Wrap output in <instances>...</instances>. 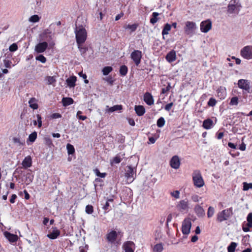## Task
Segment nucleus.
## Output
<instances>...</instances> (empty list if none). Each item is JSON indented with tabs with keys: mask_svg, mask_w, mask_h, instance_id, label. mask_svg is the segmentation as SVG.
I'll list each match as a JSON object with an SVG mask.
<instances>
[{
	"mask_svg": "<svg viewBox=\"0 0 252 252\" xmlns=\"http://www.w3.org/2000/svg\"><path fill=\"white\" fill-rule=\"evenodd\" d=\"M75 33L78 48H80L81 45L87 39V32L83 26H79L76 28Z\"/></svg>",
	"mask_w": 252,
	"mask_h": 252,
	"instance_id": "f257e3e1",
	"label": "nucleus"
},
{
	"mask_svg": "<svg viewBox=\"0 0 252 252\" xmlns=\"http://www.w3.org/2000/svg\"><path fill=\"white\" fill-rule=\"evenodd\" d=\"M192 176L193 184L196 187L200 188L204 185V182L200 171H194Z\"/></svg>",
	"mask_w": 252,
	"mask_h": 252,
	"instance_id": "f03ea898",
	"label": "nucleus"
},
{
	"mask_svg": "<svg viewBox=\"0 0 252 252\" xmlns=\"http://www.w3.org/2000/svg\"><path fill=\"white\" fill-rule=\"evenodd\" d=\"M136 169L130 166L126 167V169L125 177L127 183H132L136 177Z\"/></svg>",
	"mask_w": 252,
	"mask_h": 252,
	"instance_id": "7ed1b4c3",
	"label": "nucleus"
},
{
	"mask_svg": "<svg viewBox=\"0 0 252 252\" xmlns=\"http://www.w3.org/2000/svg\"><path fill=\"white\" fill-rule=\"evenodd\" d=\"M196 29L197 27L195 23L191 21H187L185 23L184 30L185 34L192 36L195 33Z\"/></svg>",
	"mask_w": 252,
	"mask_h": 252,
	"instance_id": "20e7f679",
	"label": "nucleus"
},
{
	"mask_svg": "<svg viewBox=\"0 0 252 252\" xmlns=\"http://www.w3.org/2000/svg\"><path fill=\"white\" fill-rule=\"evenodd\" d=\"M237 85L238 87L245 91L246 92L250 93L251 92V82L250 81L246 79H240L238 80Z\"/></svg>",
	"mask_w": 252,
	"mask_h": 252,
	"instance_id": "39448f33",
	"label": "nucleus"
},
{
	"mask_svg": "<svg viewBox=\"0 0 252 252\" xmlns=\"http://www.w3.org/2000/svg\"><path fill=\"white\" fill-rule=\"evenodd\" d=\"M232 214L231 208L224 210L219 212L217 215V220L220 222L227 220Z\"/></svg>",
	"mask_w": 252,
	"mask_h": 252,
	"instance_id": "423d86ee",
	"label": "nucleus"
},
{
	"mask_svg": "<svg viewBox=\"0 0 252 252\" xmlns=\"http://www.w3.org/2000/svg\"><path fill=\"white\" fill-rule=\"evenodd\" d=\"M240 54L245 59H252V46L248 45L244 47L241 49Z\"/></svg>",
	"mask_w": 252,
	"mask_h": 252,
	"instance_id": "0eeeda50",
	"label": "nucleus"
},
{
	"mask_svg": "<svg viewBox=\"0 0 252 252\" xmlns=\"http://www.w3.org/2000/svg\"><path fill=\"white\" fill-rule=\"evenodd\" d=\"M176 207L179 211L188 212L189 210V204L187 199L180 200L176 205Z\"/></svg>",
	"mask_w": 252,
	"mask_h": 252,
	"instance_id": "6e6552de",
	"label": "nucleus"
},
{
	"mask_svg": "<svg viewBox=\"0 0 252 252\" xmlns=\"http://www.w3.org/2000/svg\"><path fill=\"white\" fill-rule=\"evenodd\" d=\"M120 235L121 233L120 231H117L114 230H111L109 231L106 235L107 240L111 243H114L119 235Z\"/></svg>",
	"mask_w": 252,
	"mask_h": 252,
	"instance_id": "1a4fd4ad",
	"label": "nucleus"
},
{
	"mask_svg": "<svg viewBox=\"0 0 252 252\" xmlns=\"http://www.w3.org/2000/svg\"><path fill=\"white\" fill-rule=\"evenodd\" d=\"M130 57L135 65L137 66L141 62L142 52L139 50H134L131 53Z\"/></svg>",
	"mask_w": 252,
	"mask_h": 252,
	"instance_id": "9d476101",
	"label": "nucleus"
},
{
	"mask_svg": "<svg viewBox=\"0 0 252 252\" xmlns=\"http://www.w3.org/2000/svg\"><path fill=\"white\" fill-rule=\"evenodd\" d=\"M191 226V223L190 219H185L182 223V233L185 235L189 234L190 232Z\"/></svg>",
	"mask_w": 252,
	"mask_h": 252,
	"instance_id": "9b49d317",
	"label": "nucleus"
},
{
	"mask_svg": "<svg viewBox=\"0 0 252 252\" xmlns=\"http://www.w3.org/2000/svg\"><path fill=\"white\" fill-rule=\"evenodd\" d=\"M212 28V23L209 20L204 21L200 24V31L206 33L208 32Z\"/></svg>",
	"mask_w": 252,
	"mask_h": 252,
	"instance_id": "f8f14e48",
	"label": "nucleus"
},
{
	"mask_svg": "<svg viewBox=\"0 0 252 252\" xmlns=\"http://www.w3.org/2000/svg\"><path fill=\"white\" fill-rule=\"evenodd\" d=\"M181 162L178 156H173L170 160V164L172 168L177 169L180 166Z\"/></svg>",
	"mask_w": 252,
	"mask_h": 252,
	"instance_id": "ddd939ff",
	"label": "nucleus"
},
{
	"mask_svg": "<svg viewBox=\"0 0 252 252\" xmlns=\"http://www.w3.org/2000/svg\"><path fill=\"white\" fill-rule=\"evenodd\" d=\"M48 47V43L46 42H42L37 44L34 48V51L37 53L44 52Z\"/></svg>",
	"mask_w": 252,
	"mask_h": 252,
	"instance_id": "4468645a",
	"label": "nucleus"
},
{
	"mask_svg": "<svg viewBox=\"0 0 252 252\" xmlns=\"http://www.w3.org/2000/svg\"><path fill=\"white\" fill-rule=\"evenodd\" d=\"M125 252H134V244L132 242L127 241L123 245Z\"/></svg>",
	"mask_w": 252,
	"mask_h": 252,
	"instance_id": "2eb2a0df",
	"label": "nucleus"
},
{
	"mask_svg": "<svg viewBox=\"0 0 252 252\" xmlns=\"http://www.w3.org/2000/svg\"><path fill=\"white\" fill-rule=\"evenodd\" d=\"M3 234L5 237L11 243L15 242L18 239V237L17 235L11 234L7 231L4 232Z\"/></svg>",
	"mask_w": 252,
	"mask_h": 252,
	"instance_id": "dca6fc26",
	"label": "nucleus"
},
{
	"mask_svg": "<svg viewBox=\"0 0 252 252\" xmlns=\"http://www.w3.org/2000/svg\"><path fill=\"white\" fill-rule=\"evenodd\" d=\"M46 83L48 85H52L53 87L56 86L57 82V76H47L44 79Z\"/></svg>",
	"mask_w": 252,
	"mask_h": 252,
	"instance_id": "f3484780",
	"label": "nucleus"
},
{
	"mask_svg": "<svg viewBox=\"0 0 252 252\" xmlns=\"http://www.w3.org/2000/svg\"><path fill=\"white\" fill-rule=\"evenodd\" d=\"M76 81L77 77L75 76H71L66 80V83L69 88H74L76 85Z\"/></svg>",
	"mask_w": 252,
	"mask_h": 252,
	"instance_id": "a211bd4d",
	"label": "nucleus"
},
{
	"mask_svg": "<svg viewBox=\"0 0 252 252\" xmlns=\"http://www.w3.org/2000/svg\"><path fill=\"white\" fill-rule=\"evenodd\" d=\"M166 59L169 63H172L176 60V52L174 50L170 51L166 56Z\"/></svg>",
	"mask_w": 252,
	"mask_h": 252,
	"instance_id": "6ab92c4d",
	"label": "nucleus"
},
{
	"mask_svg": "<svg viewBox=\"0 0 252 252\" xmlns=\"http://www.w3.org/2000/svg\"><path fill=\"white\" fill-rule=\"evenodd\" d=\"M144 101L149 105H151L154 103V99L151 94L149 93H146L144 95Z\"/></svg>",
	"mask_w": 252,
	"mask_h": 252,
	"instance_id": "aec40b11",
	"label": "nucleus"
},
{
	"mask_svg": "<svg viewBox=\"0 0 252 252\" xmlns=\"http://www.w3.org/2000/svg\"><path fill=\"white\" fill-rule=\"evenodd\" d=\"M194 211L198 217H203L205 215V211L200 205H196L194 207Z\"/></svg>",
	"mask_w": 252,
	"mask_h": 252,
	"instance_id": "412c9836",
	"label": "nucleus"
},
{
	"mask_svg": "<svg viewBox=\"0 0 252 252\" xmlns=\"http://www.w3.org/2000/svg\"><path fill=\"white\" fill-rule=\"evenodd\" d=\"M122 109L123 106L122 105H116L111 107H109L108 106H107L105 111L107 113H112L116 111H120Z\"/></svg>",
	"mask_w": 252,
	"mask_h": 252,
	"instance_id": "4be33fe9",
	"label": "nucleus"
},
{
	"mask_svg": "<svg viewBox=\"0 0 252 252\" xmlns=\"http://www.w3.org/2000/svg\"><path fill=\"white\" fill-rule=\"evenodd\" d=\"M60 234V231L55 228L53 229L52 231L47 235V237L51 239H55L57 238Z\"/></svg>",
	"mask_w": 252,
	"mask_h": 252,
	"instance_id": "5701e85b",
	"label": "nucleus"
},
{
	"mask_svg": "<svg viewBox=\"0 0 252 252\" xmlns=\"http://www.w3.org/2000/svg\"><path fill=\"white\" fill-rule=\"evenodd\" d=\"M32 160L30 156L26 157L22 161V165L24 168L30 167L32 166Z\"/></svg>",
	"mask_w": 252,
	"mask_h": 252,
	"instance_id": "b1692460",
	"label": "nucleus"
},
{
	"mask_svg": "<svg viewBox=\"0 0 252 252\" xmlns=\"http://www.w3.org/2000/svg\"><path fill=\"white\" fill-rule=\"evenodd\" d=\"M213 122L212 120L208 119L204 121L203 123V126L205 129H210L213 127Z\"/></svg>",
	"mask_w": 252,
	"mask_h": 252,
	"instance_id": "393cba45",
	"label": "nucleus"
},
{
	"mask_svg": "<svg viewBox=\"0 0 252 252\" xmlns=\"http://www.w3.org/2000/svg\"><path fill=\"white\" fill-rule=\"evenodd\" d=\"M29 103L30 107L33 109H37L38 107L37 100L34 97L30 99Z\"/></svg>",
	"mask_w": 252,
	"mask_h": 252,
	"instance_id": "a878e982",
	"label": "nucleus"
},
{
	"mask_svg": "<svg viewBox=\"0 0 252 252\" xmlns=\"http://www.w3.org/2000/svg\"><path fill=\"white\" fill-rule=\"evenodd\" d=\"M13 143L18 146H22L25 144V140L19 137H14L12 139Z\"/></svg>",
	"mask_w": 252,
	"mask_h": 252,
	"instance_id": "bb28decb",
	"label": "nucleus"
},
{
	"mask_svg": "<svg viewBox=\"0 0 252 252\" xmlns=\"http://www.w3.org/2000/svg\"><path fill=\"white\" fill-rule=\"evenodd\" d=\"M135 111L138 116H142L145 112V108L142 105L135 106Z\"/></svg>",
	"mask_w": 252,
	"mask_h": 252,
	"instance_id": "cd10ccee",
	"label": "nucleus"
},
{
	"mask_svg": "<svg viewBox=\"0 0 252 252\" xmlns=\"http://www.w3.org/2000/svg\"><path fill=\"white\" fill-rule=\"evenodd\" d=\"M124 155L125 154H119L117 155L113 159L112 161H111V163L117 164L120 163L121 161L122 158H124Z\"/></svg>",
	"mask_w": 252,
	"mask_h": 252,
	"instance_id": "c85d7f7f",
	"label": "nucleus"
},
{
	"mask_svg": "<svg viewBox=\"0 0 252 252\" xmlns=\"http://www.w3.org/2000/svg\"><path fill=\"white\" fill-rule=\"evenodd\" d=\"M171 26L169 24H166L165 25V26L162 30V34L163 36V38L164 39L165 38V36L167 35L168 34L169 32L171 30Z\"/></svg>",
	"mask_w": 252,
	"mask_h": 252,
	"instance_id": "c756f323",
	"label": "nucleus"
},
{
	"mask_svg": "<svg viewBox=\"0 0 252 252\" xmlns=\"http://www.w3.org/2000/svg\"><path fill=\"white\" fill-rule=\"evenodd\" d=\"M63 105L66 106L72 104L73 103V100L70 97H64L62 99Z\"/></svg>",
	"mask_w": 252,
	"mask_h": 252,
	"instance_id": "7c9ffc66",
	"label": "nucleus"
},
{
	"mask_svg": "<svg viewBox=\"0 0 252 252\" xmlns=\"http://www.w3.org/2000/svg\"><path fill=\"white\" fill-rule=\"evenodd\" d=\"M252 227V225L247 222H244L242 225L243 230L245 232H249L250 229Z\"/></svg>",
	"mask_w": 252,
	"mask_h": 252,
	"instance_id": "2f4dec72",
	"label": "nucleus"
},
{
	"mask_svg": "<svg viewBox=\"0 0 252 252\" xmlns=\"http://www.w3.org/2000/svg\"><path fill=\"white\" fill-rule=\"evenodd\" d=\"M36 138H37V133L35 131L33 132L32 133L30 134V135L29 136V138H28V139L27 142V143H28V142L30 141L32 143V142H34V141L35 140Z\"/></svg>",
	"mask_w": 252,
	"mask_h": 252,
	"instance_id": "473e14b6",
	"label": "nucleus"
},
{
	"mask_svg": "<svg viewBox=\"0 0 252 252\" xmlns=\"http://www.w3.org/2000/svg\"><path fill=\"white\" fill-rule=\"evenodd\" d=\"M237 244L235 242H231L227 247L228 252H235Z\"/></svg>",
	"mask_w": 252,
	"mask_h": 252,
	"instance_id": "72a5a7b5",
	"label": "nucleus"
},
{
	"mask_svg": "<svg viewBox=\"0 0 252 252\" xmlns=\"http://www.w3.org/2000/svg\"><path fill=\"white\" fill-rule=\"evenodd\" d=\"M40 17L37 15H33L29 19V21L31 23H36L39 21Z\"/></svg>",
	"mask_w": 252,
	"mask_h": 252,
	"instance_id": "f704fd0d",
	"label": "nucleus"
},
{
	"mask_svg": "<svg viewBox=\"0 0 252 252\" xmlns=\"http://www.w3.org/2000/svg\"><path fill=\"white\" fill-rule=\"evenodd\" d=\"M66 149L67 153L69 155L73 154L75 152V149L73 145L70 144H67L66 145Z\"/></svg>",
	"mask_w": 252,
	"mask_h": 252,
	"instance_id": "c9c22d12",
	"label": "nucleus"
},
{
	"mask_svg": "<svg viewBox=\"0 0 252 252\" xmlns=\"http://www.w3.org/2000/svg\"><path fill=\"white\" fill-rule=\"evenodd\" d=\"M112 71V67L111 66L104 67L102 69L103 74L104 75H108L110 72Z\"/></svg>",
	"mask_w": 252,
	"mask_h": 252,
	"instance_id": "e433bc0d",
	"label": "nucleus"
},
{
	"mask_svg": "<svg viewBox=\"0 0 252 252\" xmlns=\"http://www.w3.org/2000/svg\"><path fill=\"white\" fill-rule=\"evenodd\" d=\"M127 72V67L126 65H122L120 67V73L123 75L125 76Z\"/></svg>",
	"mask_w": 252,
	"mask_h": 252,
	"instance_id": "4c0bfd02",
	"label": "nucleus"
},
{
	"mask_svg": "<svg viewBox=\"0 0 252 252\" xmlns=\"http://www.w3.org/2000/svg\"><path fill=\"white\" fill-rule=\"evenodd\" d=\"M94 172L95 173V174L100 178H105L106 174V173H100V171L98 169H95L94 170Z\"/></svg>",
	"mask_w": 252,
	"mask_h": 252,
	"instance_id": "58836bf2",
	"label": "nucleus"
},
{
	"mask_svg": "<svg viewBox=\"0 0 252 252\" xmlns=\"http://www.w3.org/2000/svg\"><path fill=\"white\" fill-rule=\"evenodd\" d=\"M215 209L213 207L210 206L208 208L207 211V217L208 218H211L214 214Z\"/></svg>",
	"mask_w": 252,
	"mask_h": 252,
	"instance_id": "ea45409f",
	"label": "nucleus"
},
{
	"mask_svg": "<svg viewBox=\"0 0 252 252\" xmlns=\"http://www.w3.org/2000/svg\"><path fill=\"white\" fill-rule=\"evenodd\" d=\"M85 212L88 214H91L94 212V208L93 206L88 205L86 206L85 208Z\"/></svg>",
	"mask_w": 252,
	"mask_h": 252,
	"instance_id": "a19ab883",
	"label": "nucleus"
},
{
	"mask_svg": "<svg viewBox=\"0 0 252 252\" xmlns=\"http://www.w3.org/2000/svg\"><path fill=\"white\" fill-rule=\"evenodd\" d=\"M243 189L244 190H248L249 189H252V183H247V182H244Z\"/></svg>",
	"mask_w": 252,
	"mask_h": 252,
	"instance_id": "79ce46f5",
	"label": "nucleus"
},
{
	"mask_svg": "<svg viewBox=\"0 0 252 252\" xmlns=\"http://www.w3.org/2000/svg\"><path fill=\"white\" fill-rule=\"evenodd\" d=\"M158 21V13L154 12L152 15V17L150 20V22L152 24L156 23Z\"/></svg>",
	"mask_w": 252,
	"mask_h": 252,
	"instance_id": "37998d69",
	"label": "nucleus"
},
{
	"mask_svg": "<svg viewBox=\"0 0 252 252\" xmlns=\"http://www.w3.org/2000/svg\"><path fill=\"white\" fill-rule=\"evenodd\" d=\"M238 104V98L236 96L233 97L230 100V105H237Z\"/></svg>",
	"mask_w": 252,
	"mask_h": 252,
	"instance_id": "c03bdc74",
	"label": "nucleus"
},
{
	"mask_svg": "<svg viewBox=\"0 0 252 252\" xmlns=\"http://www.w3.org/2000/svg\"><path fill=\"white\" fill-rule=\"evenodd\" d=\"M35 59L40 61L42 63H45L46 62V58L42 55H40L35 58Z\"/></svg>",
	"mask_w": 252,
	"mask_h": 252,
	"instance_id": "a18cd8bd",
	"label": "nucleus"
},
{
	"mask_svg": "<svg viewBox=\"0 0 252 252\" xmlns=\"http://www.w3.org/2000/svg\"><path fill=\"white\" fill-rule=\"evenodd\" d=\"M180 192L179 190H175L171 192L170 193L171 195L176 199H178L180 198Z\"/></svg>",
	"mask_w": 252,
	"mask_h": 252,
	"instance_id": "49530a36",
	"label": "nucleus"
},
{
	"mask_svg": "<svg viewBox=\"0 0 252 252\" xmlns=\"http://www.w3.org/2000/svg\"><path fill=\"white\" fill-rule=\"evenodd\" d=\"M236 8L235 5L230 4L228 6V11L230 13H232L235 11Z\"/></svg>",
	"mask_w": 252,
	"mask_h": 252,
	"instance_id": "de8ad7c7",
	"label": "nucleus"
},
{
	"mask_svg": "<svg viewBox=\"0 0 252 252\" xmlns=\"http://www.w3.org/2000/svg\"><path fill=\"white\" fill-rule=\"evenodd\" d=\"M137 26L135 24L133 25H127L125 27L126 29H129L131 32H134L136 30Z\"/></svg>",
	"mask_w": 252,
	"mask_h": 252,
	"instance_id": "09e8293b",
	"label": "nucleus"
},
{
	"mask_svg": "<svg viewBox=\"0 0 252 252\" xmlns=\"http://www.w3.org/2000/svg\"><path fill=\"white\" fill-rule=\"evenodd\" d=\"M191 198L193 202H199L202 199V197L199 196L196 194H194L191 196Z\"/></svg>",
	"mask_w": 252,
	"mask_h": 252,
	"instance_id": "8fccbe9b",
	"label": "nucleus"
},
{
	"mask_svg": "<svg viewBox=\"0 0 252 252\" xmlns=\"http://www.w3.org/2000/svg\"><path fill=\"white\" fill-rule=\"evenodd\" d=\"M9 49L11 52L16 51L18 49V46L16 43H13L9 46Z\"/></svg>",
	"mask_w": 252,
	"mask_h": 252,
	"instance_id": "3c124183",
	"label": "nucleus"
},
{
	"mask_svg": "<svg viewBox=\"0 0 252 252\" xmlns=\"http://www.w3.org/2000/svg\"><path fill=\"white\" fill-rule=\"evenodd\" d=\"M82 112L80 111H78L77 113V117L78 119L82 120H85L87 119V117L85 116H82L81 115Z\"/></svg>",
	"mask_w": 252,
	"mask_h": 252,
	"instance_id": "603ef678",
	"label": "nucleus"
},
{
	"mask_svg": "<svg viewBox=\"0 0 252 252\" xmlns=\"http://www.w3.org/2000/svg\"><path fill=\"white\" fill-rule=\"evenodd\" d=\"M216 104V100L213 98H211L208 102V105L210 106H214Z\"/></svg>",
	"mask_w": 252,
	"mask_h": 252,
	"instance_id": "864d4df0",
	"label": "nucleus"
},
{
	"mask_svg": "<svg viewBox=\"0 0 252 252\" xmlns=\"http://www.w3.org/2000/svg\"><path fill=\"white\" fill-rule=\"evenodd\" d=\"M165 124V120L163 117L158 119V127H162Z\"/></svg>",
	"mask_w": 252,
	"mask_h": 252,
	"instance_id": "5fc2aeb1",
	"label": "nucleus"
},
{
	"mask_svg": "<svg viewBox=\"0 0 252 252\" xmlns=\"http://www.w3.org/2000/svg\"><path fill=\"white\" fill-rule=\"evenodd\" d=\"M37 117V124H38V127H40L42 126V120L41 116L37 114L36 115Z\"/></svg>",
	"mask_w": 252,
	"mask_h": 252,
	"instance_id": "6e6d98bb",
	"label": "nucleus"
},
{
	"mask_svg": "<svg viewBox=\"0 0 252 252\" xmlns=\"http://www.w3.org/2000/svg\"><path fill=\"white\" fill-rule=\"evenodd\" d=\"M247 222L252 225V213L248 214L247 217Z\"/></svg>",
	"mask_w": 252,
	"mask_h": 252,
	"instance_id": "4d7b16f0",
	"label": "nucleus"
},
{
	"mask_svg": "<svg viewBox=\"0 0 252 252\" xmlns=\"http://www.w3.org/2000/svg\"><path fill=\"white\" fill-rule=\"evenodd\" d=\"M4 64L6 67L10 68L11 67V62L9 60H5L3 61Z\"/></svg>",
	"mask_w": 252,
	"mask_h": 252,
	"instance_id": "13d9d810",
	"label": "nucleus"
},
{
	"mask_svg": "<svg viewBox=\"0 0 252 252\" xmlns=\"http://www.w3.org/2000/svg\"><path fill=\"white\" fill-rule=\"evenodd\" d=\"M170 88V86L169 84H168V86L166 88L162 89L161 94H166L169 91Z\"/></svg>",
	"mask_w": 252,
	"mask_h": 252,
	"instance_id": "bf43d9fd",
	"label": "nucleus"
},
{
	"mask_svg": "<svg viewBox=\"0 0 252 252\" xmlns=\"http://www.w3.org/2000/svg\"><path fill=\"white\" fill-rule=\"evenodd\" d=\"M173 103L172 102H171L170 103L166 104L164 108L166 111H169L171 109V107L173 106Z\"/></svg>",
	"mask_w": 252,
	"mask_h": 252,
	"instance_id": "052dcab7",
	"label": "nucleus"
},
{
	"mask_svg": "<svg viewBox=\"0 0 252 252\" xmlns=\"http://www.w3.org/2000/svg\"><path fill=\"white\" fill-rule=\"evenodd\" d=\"M62 116L59 113H54L51 115V118L53 119H58L61 118Z\"/></svg>",
	"mask_w": 252,
	"mask_h": 252,
	"instance_id": "680f3d73",
	"label": "nucleus"
},
{
	"mask_svg": "<svg viewBox=\"0 0 252 252\" xmlns=\"http://www.w3.org/2000/svg\"><path fill=\"white\" fill-rule=\"evenodd\" d=\"M106 81L110 83V84H112L113 83V80L112 78L110 77H107L104 79Z\"/></svg>",
	"mask_w": 252,
	"mask_h": 252,
	"instance_id": "e2e57ef3",
	"label": "nucleus"
},
{
	"mask_svg": "<svg viewBox=\"0 0 252 252\" xmlns=\"http://www.w3.org/2000/svg\"><path fill=\"white\" fill-rule=\"evenodd\" d=\"M239 149L242 151H245L246 150V144L243 142L240 145Z\"/></svg>",
	"mask_w": 252,
	"mask_h": 252,
	"instance_id": "0e129e2a",
	"label": "nucleus"
},
{
	"mask_svg": "<svg viewBox=\"0 0 252 252\" xmlns=\"http://www.w3.org/2000/svg\"><path fill=\"white\" fill-rule=\"evenodd\" d=\"M16 197H17L16 195L12 194L11 197V198L10 199V202L11 203H14L15 202V199L16 198Z\"/></svg>",
	"mask_w": 252,
	"mask_h": 252,
	"instance_id": "69168bd1",
	"label": "nucleus"
},
{
	"mask_svg": "<svg viewBox=\"0 0 252 252\" xmlns=\"http://www.w3.org/2000/svg\"><path fill=\"white\" fill-rule=\"evenodd\" d=\"M78 75L80 77H82L84 79H86L87 78V75L83 73V71L80 72L78 73Z\"/></svg>",
	"mask_w": 252,
	"mask_h": 252,
	"instance_id": "338daca9",
	"label": "nucleus"
},
{
	"mask_svg": "<svg viewBox=\"0 0 252 252\" xmlns=\"http://www.w3.org/2000/svg\"><path fill=\"white\" fill-rule=\"evenodd\" d=\"M32 180H33V176H29L28 177H27V184H30V183H31L32 181Z\"/></svg>",
	"mask_w": 252,
	"mask_h": 252,
	"instance_id": "774afa93",
	"label": "nucleus"
}]
</instances>
